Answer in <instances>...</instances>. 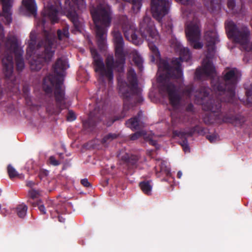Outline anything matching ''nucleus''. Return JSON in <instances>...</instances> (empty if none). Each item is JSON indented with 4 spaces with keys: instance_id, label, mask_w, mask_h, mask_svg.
<instances>
[{
    "instance_id": "nucleus-1",
    "label": "nucleus",
    "mask_w": 252,
    "mask_h": 252,
    "mask_svg": "<svg viewBox=\"0 0 252 252\" xmlns=\"http://www.w3.org/2000/svg\"><path fill=\"white\" fill-rule=\"evenodd\" d=\"M181 57L172 61V67L170 68L165 61L160 62L158 66V81L162 83L161 91L168 94L171 105L174 108L177 107L180 102L181 96L177 89L169 82L170 77L174 76L180 78L183 73L181 68V60L187 61L190 58V53L187 48H182L180 51Z\"/></svg>"
},
{
    "instance_id": "nucleus-2",
    "label": "nucleus",
    "mask_w": 252,
    "mask_h": 252,
    "mask_svg": "<svg viewBox=\"0 0 252 252\" xmlns=\"http://www.w3.org/2000/svg\"><path fill=\"white\" fill-rule=\"evenodd\" d=\"M204 40L207 48L208 54L203 60L202 68L196 70V75H205L210 77H215V69L209 58L213 55L215 50V45L219 42L218 35L215 30L206 31L204 35Z\"/></svg>"
},
{
    "instance_id": "nucleus-3",
    "label": "nucleus",
    "mask_w": 252,
    "mask_h": 252,
    "mask_svg": "<svg viewBox=\"0 0 252 252\" xmlns=\"http://www.w3.org/2000/svg\"><path fill=\"white\" fill-rule=\"evenodd\" d=\"M92 17L95 25L96 33L99 46H104L106 40L105 27L108 26L109 15L104 6L100 5L97 8L91 10Z\"/></svg>"
},
{
    "instance_id": "nucleus-4",
    "label": "nucleus",
    "mask_w": 252,
    "mask_h": 252,
    "mask_svg": "<svg viewBox=\"0 0 252 252\" xmlns=\"http://www.w3.org/2000/svg\"><path fill=\"white\" fill-rule=\"evenodd\" d=\"M226 29L228 36L233 37L245 50L252 51V42H249L250 32L247 28L238 29L233 21H229L226 23Z\"/></svg>"
},
{
    "instance_id": "nucleus-5",
    "label": "nucleus",
    "mask_w": 252,
    "mask_h": 252,
    "mask_svg": "<svg viewBox=\"0 0 252 252\" xmlns=\"http://www.w3.org/2000/svg\"><path fill=\"white\" fill-rule=\"evenodd\" d=\"M143 22L147 25V29L145 32L142 33V35L146 38L148 42L149 48L152 53L151 61L154 62L160 58L158 49L154 45V43L158 42L159 40V36L149 17H145L144 18Z\"/></svg>"
},
{
    "instance_id": "nucleus-6",
    "label": "nucleus",
    "mask_w": 252,
    "mask_h": 252,
    "mask_svg": "<svg viewBox=\"0 0 252 252\" xmlns=\"http://www.w3.org/2000/svg\"><path fill=\"white\" fill-rule=\"evenodd\" d=\"M240 76V73L236 69H232L227 71L224 75V81L226 84L225 90L220 84L214 85V90H217L220 95H228L227 99L224 101L231 102V99L235 96L234 87Z\"/></svg>"
},
{
    "instance_id": "nucleus-7",
    "label": "nucleus",
    "mask_w": 252,
    "mask_h": 252,
    "mask_svg": "<svg viewBox=\"0 0 252 252\" xmlns=\"http://www.w3.org/2000/svg\"><path fill=\"white\" fill-rule=\"evenodd\" d=\"M53 87H55V96L58 105L63 107L64 104V94L63 87V80L53 79L52 76L45 77L43 82L44 91L47 93H49L51 92Z\"/></svg>"
},
{
    "instance_id": "nucleus-8",
    "label": "nucleus",
    "mask_w": 252,
    "mask_h": 252,
    "mask_svg": "<svg viewBox=\"0 0 252 252\" xmlns=\"http://www.w3.org/2000/svg\"><path fill=\"white\" fill-rule=\"evenodd\" d=\"M115 56L117 62L115 63L111 62V69L118 67V70L122 69L125 62L126 56L128 54L127 49H124V43L123 37L119 32H114V39Z\"/></svg>"
},
{
    "instance_id": "nucleus-9",
    "label": "nucleus",
    "mask_w": 252,
    "mask_h": 252,
    "mask_svg": "<svg viewBox=\"0 0 252 252\" xmlns=\"http://www.w3.org/2000/svg\"><path fill=\"white\" fill-rule=\"evenodd\" d=\"M5 47L7 54H14L17 69L22 70L25 66L24 61L21 58L23 51L19 46L17 38L14 36L8 38L5 42Z\"/></svg>"
},
{
    "instance_id": "nucleus-10",
    "label": "nucleus",
    "mask_w": 252,
    "mask_h": 252,
    "mask_svg": "<svg viewBox=\"0 0 252 252\" xmlns=\"http://www.w3.org/2000/svg\"><path fill=\"white\" fill-rule=\"evenodd\" d=\"M186 33L188 40L194 49H199L203 47V44L199 42L200 30L199 23L195 20L187 24Z\"/></svg>"
},
{
    "instance_id": "nucleus-11",
    "label": "nucleus",
    "mask_w": 252,
    "mask_h": 252,
    "mask_svg": "<svg viewBox=\"0 0 252 252\" xmlns=\"http://www.w3.org/2000/svg\"><path fill=\"white\" fill-rule=\"evenodd\" d=\"M91 52L95 65V71L99 75L100 78L102 79H106L108 81H110V61L109 58H107L106 64H104L95 49H91Z\"/></svg>"
},
{
    "instance_id": "nucleus-12",
    "label": "nucleus",
    "mask_w": 252,
    "mask_h": 252,
    "mask_svg": "<svg viewBox=\"0 0 252 252\" xmlns=\"http://www.w3.org/2000/svg\"><path fill=\"white\" fill-rule=\"evenodd\" d=\"M51 41L49 37H47V40L45 41L44 45V53L41 55L42 57H39L37 59H33L30 61L31 68L32 70L37 71L41 69L43 62H48L52 58L54 55V51L52 50L51 46Z\"/></svg>"
},
{
    "instance_id": "nucleus-13",
    "label": "nucleus",
    "mask_w": 252,
    "mask_h": 252,
    "mask_svg": "<svg viewBox=\"0 0 252 252\" xmlns=\"http://www.w3.org/2000/svg\"><path fill=\"white\" fill-rule=\"evenodd\" d=\"M78 9H83L85 7V2L84 0H66L65 1V14L66 16L72 21L76 27L79 26L77 14L74 11L75 7Z\"/></svg>"
},
{
    "instance_id": "nucleus-14",
    "label": "nucleus",
    "mask_w": 252,
    "mask_h": 252,
    "mask_svg": "<svg viewBox=\"0 0 252 252\" xmlns=\"http://www.w3.org/2000/svg\"><path fill=\"white\" fill-rule=\"evenodd\" d=\"M169 5L167 0H152L151 10L153 17L160 21L167 14Z\"/></svg>"
},
{
    "instance_id": "nucleus-15",
    "label": "nucleus",
    "mask_w": 252,
    "mask_h": 252,
    "mask_svg": "<svg viewBox=\"0 0 252 252\" xmlns=\"http://www.w3.org/2000/svg\"><path fill=\"white\" fill-rule=\"evenodd\" d=\"M58 8L56 3L50 2L45 3L44 8L42 12L44 18V19L42 21L43 25L44 24L45 21L47 19L50 20L53 23L57 22L58 20Z\"/></svg>"
},
{
    "instance_id": "nucleus-16",
    "label": "nucleus",
    "mask_w": 252,
    "mask_h": 252,
    "mask_svg": "<svg viewBox=\"0 0 252 252\" xmlns=\"http://www.w3.org/2000/svg\"><path fill=\"white\" fill-rule=\"evenodd\" d=\"M123 31L126 38L135 45H139L142 41L139 39L135 33L134 27L129 23H126L123 26Z\"/></svg>"
},
{
    "instance_id": "nucleus-17",
    "label": "nucleus",
    "mask_w": 252,
    "mask_h": 252,
    "mask_svg": "<svg viewBox=\"0 0 252 252\" xmlns=\"http://www.w3.org/2000/svg\"><path fill=\"white\" fill-rule=\"evenodd\" d=\"M127 80L128 84L126 85L127 89L129 90L130 94L137 93L139 91L138 89L136 73L132 69H130L128 71Z\"/></svg>"
},
{
    "instance_id": "nucleus-18",
    "label": "nucleus",
    "mask_w": 252,
    "mask_h": 252,
    "mask_svg": "<svg viewBox=\"0 0 252 252\" xmlns=\"http://www.w3.org/2000/svg\"><path fill=\"white\" fill-rule=\"evenodd\" d=\"M3 72L6 78H10L12 76L13 69L12 56L8 55L2 59Z\"/></svg>"
},
{
    "instance_id": "nucleus-19",
    "label": "nucleus",
    "mask_w": 252,
    "mask_h": 252,
    "mask_svg": "<svg viewBox=\"0 0 252 252\" xmlns=\"http://www.w3.org/2000/svg\"><path fill=\"white\" fill-rule=\"evenodd\" d=\"M2 5L3 16L4 17L6 22L9 23L12 20L11 7L13 0H0Z\"/></svg>"
},
{
    "instance_id": "nucleus-20",
    "label": "nucleus",
    "mask_w": 252,
    "mask_h": 252,
    "mask_svg": "<svg viewBox=\"0 0 252 252\" xmlns=\"http://www.w3.org/2000/svg\"><path fill=\"white\" fill-rule=\"evenodd\" d=\"M141 136H143L145 140L148 141L150 144L156 146L157 142L156 135L154 134H149L147 135L144 130L136 132L131 135L130 139L132 140H135Z\"/></svg>"
},
{
    "instance_id": "nucleus-21",
    "label": "nucleus",
    "mask_w": 252,
    "mask_h": 252,
    "mask_svg": "<svg viewBox=\"0 0 252 252\" xmlns=\"http://www.w3.org/2000/svg\"><path fill=\"white\" fill-rule=\"evenodd\" d=\"M203 109L205 111H211L212 113L218 112L220 109V104L218 100L210 99L206 102L202 103Z\"/></svg>"
},
{
    "instance_id": "nucleus-22",
    "label": "nucleus",
    "mask_w": 252,
    "mask_h": 252,
    "mask_svg": "<svg viewBox=\"0 0 252 252\" xmlns=\"http://www.w3.org/2000/svg\"><path fill=\"white\" fill-rule=\"evenodd\" d=\"M68 67L67 62L65 60H58L54 65L55 72L57 76L62 77L64 75V70Z\"/></svg>"
},
{
    "instance_id": "nucleus-23",
    "label": "nucleus",
    "mask_w": 252,
    "mask_h": 252,
    "mask_svg": "<svg viewBox=\"0 0 252 252\" xmlns=\"http://www.w3.org/2000/svg\"><path fill=\"white\" fill-rule=\"evenodd\" d=\"M23 4L27 10L32 13L36 10V5L35 0H23Z\"/></svg>"
},
{
    "instance_id": "nucleus-24",
    "label": "nucleus",
    "mask_w": 252,
    "mask_h": 252,
    "mask_svg": "<svg viewBox=\"0 0 252 252\" xmlns=\"http://www.w3.org/2000/svg\"><path fill=\"white\" fill-rule=\"evenodd\" d=\"M132 60L135 64L141 69L142 67L143 60L141 56L135 50L132 51L130 53Z\"/></svg>"
},
{
    "instance_id": "nucleus-25",
    "label": "nucleus",
    "mask_w": 252,
    "mask_h": 252,
    "mask_svg": "<svg viewBox=\"0 0 252 252\" xmlns=\"http://www.w3.org/2000/svg\"><path fill=\"white\" fill-rule=\"evenodd\" d=\"M126 125L133 130H135L140 128V124L136 117L131 118L126 122Z\"/></svg>"
},
{
    "instance_id": "nucleus-26",
    "label": "nucleus",
    "mask_w": 252,
    "mask_h": 252,
    "mask_svg": "<svg viewBox=\"0 0 252 252\" xmlns=\"http://www.w3.org/2000/svg\"><path fill=\"white\" fill-rule=\"evenodd\" d=\"M139 186L142 190L148 195L151 194L152 187L149 182H143L140 183Z\"/></svg>"
},
{
    "instance_id": "nucleus-27",
    "label": "nucleus",
    "mask_w": 252,
    "mask_h": 252,
    "mask_svg": "<svg viewBox=\"0 0 252 252\" xmlns=\"http://www.w3.org/2000/svg\"><path fill=\"white\" fill-rule=\"evenodd\" d=\"M16 211L19 217L23 218L27 214V207L24 204H20L16 208Z\"/></svg>"
},
{
    "instance_id": "nucleus-28",
    "label": "nucleus",
    "mask_w": 252,
    "mask_h": 252,
    "mask_svg": "<svg viewBox=\"0 0 252 252\" xmlns=\"http://www.w3.org/2000/svg\"><path fill=\"white\" fill-rule=\"evenodd\" d=\"M126 1L130 2L132 4V9L133 11L137 13L140 10L141 6V2L140 0H124Z\"/></svg>"
},
{
    "instance_id": "nucleus-29",
    "label": "nucleus",
    "mask_w": 252,
    "mask_h": 252,
    "mask_svg": "<svg viewBox=\"0 0 252 252\" xmlns=\"http://www.w3.org/2000/svg\"><path fill=\"white\" fill-rule=\"evenodd\" d=\"M31 37V42L29 43V47L27 50L28 53L31 55L32 53L34 52V43L35 37L34 34L32 32L31 33L30 35Z\"/></svg>"
},
{
    "instance_id": "nucleus-30",
    "label": "nucleus",
    "mask_w": 252,
    "mask_h": 252,
    "mask_svg": "<svg viewBox=\"0 0 252 252\" xmlns=\"http://www.w3.org/2000/svg\"><path fill=\"white\" fill-rule=\"evenodd\" d=\"M7 171L9 174V176L10 178H13L19 176V174L15 170V169L11 165H9L7 167Z\"/></svg>"
},
{
    "instance_id": "nucleus-31",
    "label": "nucleus",
    "mask_w": 252,
    "mask_h": 252,
    "mask_svg": "<svg viewBox=\"0 0 252 252\" xmlns=\"http://www.w3.org/2000/svg\"><path fill=\"white\" fill-rule=\"evenodd\" d=\"M58 35L59 39L61 40L63 37H68L69 35L68 29L67 28H64L63 31L61 30L58 31Z\"/></svg>"
},
{
    "instance_id": "nucleus-32",
    "label": "nucleus",
    "mask_w": 252,
    "mask_h": 252,
    "mask_svg": "<svg viewBox=\"0 0 252 252\" xmlns=\"http://www.w3.org/2000/svg\"><path fill=\"white\" fill-rule=\"evenodd\" d=\"M28 195L32 199L36 198L39 196L40 191L34 189H31L28 192Z\"/></svg>"
},
{
    "instance_id": "nucleus-33",
    "label": "nucleus",
    "mask_w": 252,
    "mask_h": 252,
    "mask_svg": "<svg viewBox=\"0 0 252 252\" xmlns=\"http://www.w3.org/2000/svg\"><path fill=\"white\" fill-rule=\"evenodd\" d=\"M208 89H204L202 92L200 93L199 95L198 96V98H200V99L202 101H203L204 99H205L206 97L207 96L208 94Z\"/></svg>"
},
{
    "instance_id": "nucleus-34",
    "label": "nucleus",
    "mask_w": 252,
    "mask_h": 252,
    "mask_svg": "<svg viewBox=\"0 0 252 252\" xmlns=\"http://www.w3.org/2000/svg\"><path fill=\"white\" fill-rule=\"evenodd\" d=\"M110 142V134H108L102 139V143L105 146H108Z\"/></svg>"
},
{
    "instance_id": "nucleus-35",
    "label": "nucleus",
    "mask_w": 252,
    "mask_h": 252,
    "mask_svg": "<svg viewBox=\"0 0 252 252\" xmlns=\"http://www.w3.org/2000/svg\"><path fill=\"white\" fill-rule=\"evenodd\" d=\"M157 164L160 167V172L164 171H168V170L166 169V166L164 161L159 160L157 162Z\"/></svg>"
},
{
    "instance_id": "nucleus-36",
    "label": "nucleus",
    "mask_w": 252,
    "mask_h": 252,
    "mask_svg": "<svg viewBox=\"0 0 252 252\" xmlns=\"http://www.w3.org/2000/svg\"><path fill=\"white\" fill-rule=\"evenodd\" d=\"M76 116L74 113L72 111H69L67 116V119L69 121H72L75 120Z\"/></svg>"
},
{
    "instance_id": "nucleus-37",
    "label": "nucleus",
    "mask_w": 252,
    "mask_h": 252,
    "mask_svg": "<svg viewBox=\"0 0 252 252\" xmlns=\"http://www.w3.org/2000/svg\"><path fill=\"white\" fill-rule=\"evenodd\" d=\"M50 163L55 166L58 165L60 164V162L57 160L53 156H51L49 158Z\"/></svg>"
},
{
    "instance_id": "nucleus-38",
    "label": "nucleus",
    "mask_w": 252,
    "mask_h": 252,
    "mask_svg": "<svg viewBox=\"0 0 252 252\" xmlns=\"http://www.w3.org/2000/svg\"><path fill=\"white\" fill-rule=\"evenodd\" d=\"M181 146L185 152H189V147L186 140H184L181 143Z\"/></svg>"
},
{
    "instance_id": "nucleus-39",
    "label": "nucleus",
    "mask_w": 252,
    "mask_h": 252,
    "mask_svg": "<svg viewBox=\"0 0 252 252\" xmlns=\"http://www.w3.org/2000/svg\"><path fill=\"white\" fill-rule=\"evenodd\" d=\"M120 90L121 93L123 94L124 97L127 98L129 96V95L128 94H129V92L126 91L124 86L121 87Z\"/></svg>"
},
{
    "instance_id": "nucleus-40",
    "label": "nucleus",
    "mask_w": 252,
    "mask_h": 252,
    "mask_svg": "<svg viewBox=\"0 0 252 252\" xmlns=\"http://www.w3.org/2000/svg\"><path fill=\"white\" fill-rule=\"evenodd\" d=\"M207 138L211 142H216L217 139V136L216 135H210L207 136Z\"/></svg>"
},
{
    "instance_id": "nucleus-41",
    "label": "nucleus",
    "mask_w": 252,
    "mask_h": 252,
    "mask_svg": "<svg viewBox=\"0 0 252 252\" xmlns=\"http://www.w3.org/2000/svg\"><path fill=\"white\" fill-rule=\"evenodd\" d=\"M81 183L84 187H89L90 186V183L89 182L88 180L86 179H84L81 180Z\"/></svg>"
},
{
    "instance_id": "nucleus-42",
    "label": "nucleus",
    "mask_w": 252,
    "mask_h": 252,
    "mask_svg": "<svg viewBox=\"0 0 252 252\" xmlns=\"http://www.w3.org/2000/svg\"><path fill=\"white\" fill-rule=\"evenodd\" d=\"M235 6V2L233 0H228V7L231 9H233Z\"/></svg>"
},
{
    "instance_id": "nucleus-43",
    "label": "nucleus",
    "mask_w": 252,
    "mask_h": 252,
    "mask_svg": "<svg viewBox=\"0 0 252 252\" xmlns=\"http://www.w3.org/2000/svg\"><path fill=\"white\" fill-rule=\"evenodd\" d=\"M177 1L180 2L184 4H189L191 3L192 0H176Z\"/></svg>"
},
{
    "instance_id": "nucleus-44",
    "label": "nucleus",
    "mask_w": 252,
    "mask_h": 252,
    "mask_svg": "<svg viewBox=\"0 0 252 252\" xmlns=\"http://www.w3.org/2000/svg\"><path fill=\"white\" fill-rule=\"evenodd\" d=\"M38 209L40 210V211L41 212V213H42L43 214H45V208L43 205H39L38 206Z\"/></svg>"
},
{
    "instance_id": "nucleus-45",
    "label": "nucleus",
    "mask_w": 252,
    "mask_h": 252,
    "mask_svg": "<svg viewBox=\"0 0 252 252\" xmlns=\"http://www.w3.org/2000/svg\"><path fill=\"white\" fill-rule=\"evenodd\" d=\"M35 183L32 181H28L27 182V186L29 187H32L33 186H34Z\"/></svg>"
},
{
    "instance_id": "nucleus-46",
    "label": "nucleus",
    "mask_w": 252,
    "mask_h": 252,
    "mask_svg": "<svg viewBox=\"0 0 252 252\" xmlns=\"http://www.w3.org/2000/svg\"><path fill=\"white\" fill-rule=\"evenodd\" d=\"M167 32L169 34H170L172 32V25L170 24H169L168 25Z\"/></svg>"
},
{
    "instance_id": "nucleus-47",
    "label": "nucleus",
    "mask_w": 252,
    "mask_h": 252,
    "mask_svg": "<svg viewBox=\"0 0 252 252\" xmlns=\"http://www.w3.org/2000/svg\"><path fill=\"white\" fill-rule=\"evenodd\" d=\"M223 121L224 122H226V123H234V122L233 121V120H232V119H228L227 118H224L223 120Z\"/></svg>"
},
{
    "instance_id": "nucleus-48",
    "label": "nucleus",
    "mask_w": 252,
    "mask_h": 252,
    "mask_svg": "<svg viewBox=\"0 0 252 252\" xmlns=\"http://www.w3.org/2000/svg\"><path fill=\"white\" fill-rule=\"evenodd\" d=\"M129 109V106L127 105L126 101L124 102V109L125 111H127Z\"/></svg>"
},
{
    "instance_id": "nucleus-49",
    "label": "nucleus",
    "mask_w": 252,
    "mask_h": 252,
    "mask_svg": "<svg viewBox=\"0 0 252 252\" xmlns=\"http://www.w3.org/2000/svg\"><path fill=\"white\" fill-rule=\"evenodd\" d=\"M58 218H59V221L62 222H63L64 221L65 219L64 218H63L62 217L59 216L58 217Z\"/></svg>"
},
{
    "instance_id": "nucleus-50",
    "label": "nucleus",
    "mask_w": 252,
    "mask_h": 252,
    "mask_svg": "<svg viewBox=\"0 0 252 252\" xmlns=\"http://www.w3.org/2000/svg\"><path fill=\"white\" fill-rule=\"evenodd\" d=\"M182 176V173L181 171L178 172L177 177L178 178L180 179Z\"/></svg>"
},
{
    "instance_id": "nucleus-51",
    "label": "nucleus",
    "mask_w": 252,
    "mask_h": 252,
    "mask_svg": "<svg viewBox=\"0 0 252 252\" xmlns=\"http://www.w3.org/2000/svg\"><path fill=\"white\" fill-rule=\"evenodd\" d=\"M247 95L249 98H250L252 96V91H249L247 92Z\"/></svg>"
},
{
    "instance_id": "nucleus-52",
    "label": "nucleus",
    "mask_w": 252,
    "mask_h": 252,
    "mask_svg": "<svg viewBox=\"0 0 252 252\" xmlns=\"http://www.w3.org/2000/svg\"><path fill=\"white\" fill-rule=\"evenodd\" d=\"M109 183V179H106L105 182L104 183L103 185H108Z\"/></svg>"
},
{
    "instance_id": "nucleus-53",
    "label": "nucleus",
    "mask_w": 252,
    "mask_h": 252,
    "mask_svg": "<svg viewBox=\"0 0 252 252\" xmlns=\"http://www.w3.org/2000/svg\"><path fill=\"white\" fill-rule=\"evenodd\" d=\"M49 211L51 213L52 217H54L55 216L53 215V210L51 209H49Z\"/></svg>"
},
{
    "instance_id": "nucleus-54",
    "label": "nucleus",
    "mask_w": 252,
    "mask_h": 252,
    "mask_svg": "<svg viewBox=\"0 0 252 252\" xmlns=\"http://www.w3.org/2000/svg\"><path fill=\"white\" fill-rule=\"evenodd\" d=\"M41 44L40 43V44H39L37 46V48L38 49V48L39 47V46H40V47H41Z\"/></svg>"
}]
</instances>
